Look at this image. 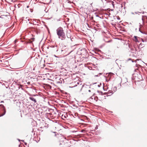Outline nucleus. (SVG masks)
Here are the masks:
<instances>
[{"instance_id":"obj_1","label":"nucleus","mask_w":147,"mask_h":147,"mask_svg":"<svg viewBox=\"0 0 147 147\" xmlns=\"http://www.w3.org/2000/svg\"><path fill=\"white\" fill-rule=\"evenodd\" d=\"M57 35L58 36L59 38L61 40L65 39L66 35L65 32L62 28H59L56 30Z\"/></svg>"},{"instance_id":"obj_2","label":"nucleus","mask_w":147,"mask_h":147,"mask_svg":"<svg viewBox=\"0 0 147 147\" xmlns=\"http://www.w3.org/2000/svg\"><path fill=\"white\" fill-rule=\"evenodd\" d=\"M0 106H1L2 107V108H3L4 110V113L2 115H1V116H2L5 114V113L6 111H5V107L3 105H0Z\"/></svg>"},{"instance_id":"obj_3","label":"nucleus","mask_w":147,"mask_h":147,"mask_svg":"<svg viewBox=\"0 0 147 147\" xmlns=\"http://www.w3.org/2000/svg\"><path fill=\"white\" fill-rule=\"evenodd\" d=\"M138 37L137 36H134V40L136 42H139V41L138 39Z\"/></svg>"},{"instance_id":"obj_4","label":"nucleus","mask_w":147,"mask_h":147,"mask_svg":"<svg viewBox=\"0 0 147 147\" xmlns=\"http://www.w3.org/2000/svg\"><path fill=\"white\" fill-rule=\"evenodd\" d=\"M29 98L30 100L34 101L35 103H36V99L34 98L33 97H30Z\"/></svg>"},{"instance_id":"obj_5","label":"nucleus","mask_w":147,"mask_h":147,"mask_svg":"<svg viewBox=\"0 0 147 147\" xmlns=\"http://www.w3.org/2000/svg\"><path fill=\"white\" fill-rule=\"evenodd\" d=\"M34 38H32L31 39L32 40H29L28 41V42L29 43H32V42L34 40Z\"/></svg>"},{"instance_id":"obj_6","label":"nucleus","mask_w":147,"mask_h":147,"mask_svg":"<svg viewBox=\"0 0 147 147\" xmlns=\"http://www.w3.org/2000/svg\"><path fill=\"white\" fill-rule=\"evenodd\" d=\"M34 60L36 62H37L38 61V59H34Z\"/></svg>"},{"instance_id":"obj_7","label":"nucleus","mask_w":147,"mask_h":147,"mask_svg":"<svg viewBox=\"0 0 147 147\" xmlns=\"http://www.w3.org/2000/svg\"><path fill=\"white\" fill-rule=\"evenodd\" d=\"M85 131V130H84L83 129V130H82V132H84Z\"/></svg>"},{"instance_id":"obj_8","label":"nucleus","mask_w":147,"mask_h":147,"mask_svg":"<svg viewBox=\"0 0 147 147\" xmlns=\"http://www.w3.org/2000/svg\"><path fill=\"white\" fill-rule=\"evenodd\" d=\"M61 51H62V52H63V53H64V51L63 50H62Z\"/></svg>"},{"instance_id":"obj_9","label":"nucleus","mask_w":147,"mask_h":147,"mask_svg":"<svg viewBox=\"0 0 147 147\" xmlns=\"http://www.w3.org/2000/svg\"><path fill=\"white\" fill-rule=\"evenodd\" d=\"M52 50L54 51H55V50H54V49H53Z\"/></svg>"},{"instance_id":"obj_10","label":"nucleus","mask_w":147,"mask_h":147,"mask_svg":"<svg viewBox=\"0 0 147 147\" xmlns=\"http://www.w3.org/2000/svg\"><path fill=\"white\" fill-rule=\"evenodd\" d=\"M69 54V53H67V55H68V54Z\"/></svg>"},{"instance_id":"obj_11","label":"nucleus","mask_w":147,"mask_h":147,"mask_svg":"<svg viewBox=\"0 0 147 147\" xmlns=\"http://www.w3.org/2000/svg\"><path fill=\"white\" fill-rule=\"evenodd\" d=\"M15 42H16V40H15Z\"/></svg>"}]
</instances>
